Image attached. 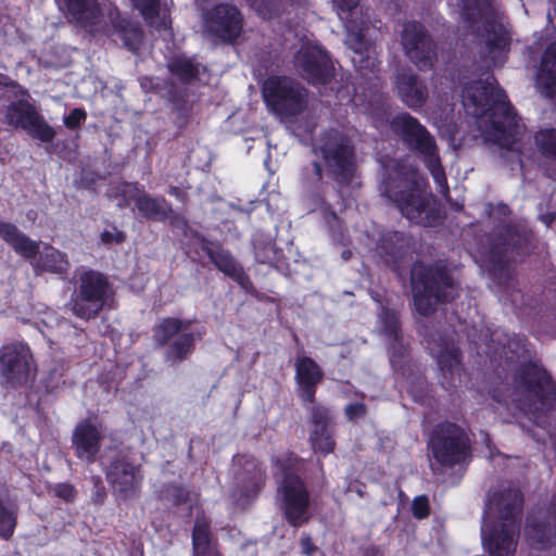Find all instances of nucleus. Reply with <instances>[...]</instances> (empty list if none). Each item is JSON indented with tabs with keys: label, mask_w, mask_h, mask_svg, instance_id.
<instances>
[{
	"label": "nucleus",
	"mask_w": 556,
	"mask_h": 556,
	"mask_svg": "<svg viewBox=\"0 0 556 556\" xmlns=\"http://www.w3.org/2000/svg\"><path fill=\"white\" fill-rule=\"evenodd\" d=\"M463 105L468 114L476 117L480 136L486 143H494L503 150V156L521 166V156H528L531 149L525 141L526 128L507 101L504 90L493 76L479 79L465 86L462 93Z\"/></svg>",
	"instance_id": "1"
},
{
	"label": "nucleus",
	"mask_w": 556,
	"mask_h": 556,
	"mask_svg": "<svg viewBox=\"0 0 556 556\" xmlns=\"http://www.w3.org/2000/svg\"><path fill=\"white\" fill-rule=\"evenodd\" d=\"M381 192L392 201L410 223L431 227L441 220V211L425 179L408 159L387 166Z\"/></svg>",
	"instance_id": "2"
},
{
	"label": "nucleus",
	"mask_w": 556,
	"mask_h": 556,
	"mask_svg": "<svg viewBox=\"0 0 556 556\" xmlns=\"http://www.w3.org/2000/svg\"><path fill=\"white\" fill-rule=\"evenodd\" d=\"M484 212L494 223V232L488 245L480 251L481 266L490 273L493 281L508 286L513 278L511 262L528 252L530 233L525 228H517L508 223L509 208L503 203H486Z\"/></svg>",
	"instance_id": "3"
},
{
	"label": "nucleus",
	"mask_w": 556,
	"mask_h": 556,
	"mask_svg": "<svg viewBox=\"0 0 556 556\" xmlns=\"http://www.w3.org/2000/svg\"><path fill=\"white\" fill-rule=\"evenodd\" d=\"M522 497L517 488L490 496L481 526V539L490 556H514L519 535Z\"/></svg>",
	"instance_id": "4"
},
{
	"label": "nucleus",
	"mask_w": 556,
	"mask_h": 556,
	"mask_svg": "<svg viewBox=\"0 0 556 556\" xmlns=\"http://www.w3.org/2000/svg\"><path fill=\"white\" fill-rule=\"evenodd\" d=\"M494 399L539 421L552 408L556 391L547 371L540 364L531 362L520 366L513 376L510 387L496 392Z\"/></svg>",
	"instance_id": "5"
},
{
	"label": "nucleus",
	"mask_w": 556,
	"mask_h": 556,
	"mask_svg": "<svg viewBox=\"0 0 556 556\" xmlns=\"http://www.w3.org/2000/svg\"><path fill=\"white\" fill-rule=\"evenodd\" d=\"M460 14L467 28L484 45L494 65L502 64L509 46V35L500 13L489 0H460Z\"/></svg>",
	"instance_id": "6"
},
{
	"label": "nucleus",
	"mask_w": 556,
	"mask_h": 556,
	"mask_svg": "<svg viewBox=\"0 0 556 556\" xmlns=\"http://www.w3.org/2000/svg\"><path fill=\"white\" fill-rule=\"evenodd\" d=\"M412 292L415 311L428 317L437 311L439 303L456 296L457 286L445 268L416 263L412 269Z\"/></svg>",
	"instance_id": "7"
},
{
	"label": "nucleus",
	"mask_w": 556,
	"mask_h": 556,
	"mask_svg": "<svg viewBox=\"0 0 556 556\" xmlns=\"http://www.w3.org/2000/svg\"><path fill=\"white\" fill-rule=\"evenodd\" d=\"M113 287L109 277L98 270L87 269L79 274L77 285L71 294L68 309L84 320L96 319L113 301Z\"/></svg>",
	"instance_id": "8"
},
{
	"label": "nucleus",
	"mask_w": 556,
	"mask_h": 556,
	"mask_svg": "<svg viewBox=\"0 0 556 556\" xmlns=\"http://www.w3.org/2000/svg\"><path fill=\"white\" fill-rule=\"evenodd\" d=\"M266 467L249 454L233 457L232 479L227 493L229 507L235 511L248 510L266 485Z\"/></svg>",
	"instance_id": "9"
},
{
	"label": "nucleus",
	"mask_w": 556,
	"mask_h": 556,
	"mask_svg": "<svg viewBox=\"0 0 556 556\" xmlns=\"http://www.w3.org/2000/svg\"><path fill=\"white\" fill-rule=\"evenodd\" d=\"M0 237L22 257L36 258L34 270L37 275L41 273L67 275L71 265L65 253L50 244H46L40 251L39 242L30 239L13 223L0 220Z\"/></svg>",
	"instance_id": "10"
},
{
	"label": "nucleus",
	"mask_w": 556,
	"mask_h": 556,
	"mask_svg": "<svg viewBox=\"0 0 556 556\" xmlns=\"http://www.w3.org/2000/svg\"><path fill=\"white\" fill-rule=\"evenodd\" d=\"M393 132L399 135L405 142L414 147L422 156L439 192L447 198L448 186L444 169L441 165L434 138L408 113H401L393 117L390 123Z\"/></svg>",
	"instance_id": "11"
},
{
	"label": "nucleus",
	"mask_w": 556,
	"mask_h": 556,
	"mask_svg": "<svg viewBox=\"0 0 556 556\" xmlns=\"http://www.w3.org/2000/svg\"><path fill=\"white\" fill-rule=\"evenodd\" d=\"M303 463L289 456L280 463V493H282L283 514L293 527H300L309 518V493L300 477Z\"/></svg>",
	"instance_id": "12"
},
{
	"label": "nucleus",
	"mask_w": 556,
	"mask_h": 556,
	"mask_svg": "<svg viewBox=\"0 0 556 556\" xmlns=\"http://www.w3.org/2000/svg\"><path fill=\"white\" fill-rule=\"evenodd\" d=\"M105 479L113 493L123 501L140 496L143 475L141 465L136 463L126 448H113L102 463Z\"/></svg>",
	"instance_id": "13"
},
{
	"label": "nucleus",
	"mask_w": 556,
	"mask_h": 556,
	"mask_svg": "<svg viewBox=\"0 0 556 556\" xmlns=\"http://www.w3.org/2000/svg\"><path fill=\"white\" fill-rule=\"evenodd\" d=\"M119 194L122 197L118 202L119 208H126L130 203H134L138 214L149 222L170 220L172 225L185 222L184 217L174 211L172 203L165 197L151 195L138 181L122 182Z\"/></svg>",
	"instance_id": "14"
},
{
	"label": "nucleus",
	"mask_w": 556,
	"mask_h": 556,
	"mask_svg": "<svg viewBox=\"0 0 556 556\" xmlns=\"http://www.w3.org/2000/svg\"><path fill=\"white\" fill-rule=\"evenodd\" d=\"M429 447L435 460V464H431L433 471L438 469L437 466L452 467L462 464L470 455L469 440L466 432L451 422L439 425L433 430Z\"/></svg>",
	"instance_id": "15"
},
{
	"label": "nucleus",
	"mask_w": 556,
	"mask_h": 556,
	"mask_svg": "<svg viewBox=\"0 0 556 556\" xmlns=\"http://www.w3.org/2000/svg\"><path fill=\"white\" fill-rule=\"evenodd\" d=\"M244 18L231 3H217L203 14L205 36L214 43L235 45L241 37Z\"/></svg>",
	"instance_id": "16"
},
{
	"label": "nucleus",
	"mask_w": 556,
	"mask_h": 556,
	"mask_svg": "<svg viewBox=\"0 0 556 556\" xmlns=\"http://www.w3.org/2000/svg\"><path fill=\"white\" fill-rule=\"evenodd\" d=\"M338 181H348L354 173V150L350 139L339 130H328L316 149Z\"/></svg>",
	"instance_id": "17"
},
{
	"label": "nucleus",
	"mask_w": 556,
	"mask_h": 556,
	"mask_svg": "<svg viewBox=\"0 0 556 556\" xmlns=\"http://www.w3.org/2000/svg\"><path fill=\"white\" fill-rule=\"evenodd\" d=\"M33 354L25 343L13 342L0 348V378L10 388L25 386L31 371Z\"/></svg>",
	"instance_id": "18"
},
{
	"label": "nucleus",
	"mask_w": 556,
	"mask_h": 556,
	"mask_svg": "<svg viewBox=\"0 0 556 556\" xmlns=\"http://www.w3.org/2000/svg\"><path fill=\"white\" fill-rule=\"evenodd\" d=\"M4 117L10 126L27 131L29 136L41 142H51L55 137L54 128L28 100L20 99L11 102L5 109Z\"/></svg>",
	"instance_id": "19"
},
{
	"label": "nucleus",
	"mask_w": 556,
	"mask_h": 556,
	"mask_svg": "<svg viewBox=\"0 0 556 556\" xmlns=\"http://www.w3.org/2000/svg\"><path fill=\"white\" fill-rule=\"evenodd\" d=\"M426 343L429 353L437 359L443 378V387H456V382L460 381L462 365L459 351L455 346L454 338L437 333L427 337Z\"/></svg>",
	"instance_id": "20"
},
{
	"label": "nucleus",
	"mask_w": 556,
	"mask_h": 556,
	"mask_svg": "<svg viewBox=\"0 0 556 556\" xmlns=\"http://www.w3.org/2000/svg\"><path fill=\"white\" fill-rule=\"evenodd\" d=\"M296 71L313 84L326 85L331 77V65L327 53L317 42L307 40L293 58Z\"/></svg>",
	"instance_id": "21"
},
{
	"label": "nucleus",
	"mask_w": 556,
	"mask_h": 556,
	"mask_svg": "<svg viewBox=\"0 0 556 556\" xmlns=\"http://www.w3.org/2000/svg\"><path fill=\"white\" fill-rule=\"evenodd\" d=\"M402 46L408 59L422 71L432 67L435 60L434 46L425 27L417 22H407L402 31Z\"/></svg>",
	"instance_id": "22"
},
{
	"label": "nucleus",
	"mask_w": 556,
	"mask_h": 556,
	"mask_svg": "<svg viewBox=\"0 0 556 556\" xmlns=\"http://www.w3.org/2000/svg\"><path fill=\"white\" fill-rule=\"evenodd\" d=\"M198 239L201 250L219 271L231 278L244 291L249 292L253 289L249 275L229 250L225 249L218 240H210L202 235Z\"/></svg>",
	"instance_id": "23"
},
{
	"label": "nucleus",
	"mask_w": 556,
	"mask_h": 556,
	"mask_svg": "<svg viewBox=\"0 0 556 556\" xmlns=\"http://www.w3.org/2000/svg\"><path fill=\"white\" fill-rule=\"evenodd\" d=\"M103 434L91 418L79 420L73 429L71 446L74 455L87 465L94 464L101 451Z\"/></svg>",
	"instance_id": "24"
},
{
	"label": "nucleus",
	"mask_w": 556,
	"mask_h": 556,
	"mask_svg": "<svg viewBox=\"0 0 556 556\" xmlns=\"http://www.w3.org/2000/svg\"><path fill=\"white\" fill-rule=\"evenodd\" d=\"M338 10L341 21L344 23L346 29L345 43L355 53L353 62L362 63L363 54L368 49V43L363 34V27H358L352 16L356 13L358 0H332Z\"/></svg>",
	"instance_id": "25"
},
{
	"label": "nucleus",
	"mask_w": 556,
	"mask_h": 556,
	"mask_svg": "<svg viewBox=\"0 0 556 556\" xmlns=\"http://www.w3.org/2000/svg\"><path fill=\"white\" fill-rule=\"evenodd\" d=\"M393 87L401 101L412 110L421 109L428 100L427 85L410 71H397Z\"/></svg>",
	"instance_id": "26"
},
{
	"label": "nucleus",
	"mask_w": 556,
	"mask_h": 556,
	"mask_svg": "<svg viewBox=\"0 0 556 556\" xmlns=\"http://www.w3.org/2000/svg\"><path fill=\"white\" fill-rule=\"evenodd\" d=\"M62 9L68 23L91 31L102 20L98 0H62Z\"/></svg>",
	"instance_id": "27"
},
{
	"label": "nucleus",
	"mask_w": 556,
	"mask_h": 556,
	"mask_svg": "<svg viewBox=\"0 0 556 556\" xmlns=\"http://www.w3.org/2000/svg\"><path fill=\"white\" fill-rule=\"evenodd\" d=\"M479 340L488 348V353L498 354L506 359H513L514 356L520 357L526 352V340L519 336L509 337L503 331L490 329L481 331Z\"/></svg>",
	"instance_id": "28"
},
{
	"label": "nucleus",
	"mask_w": 556,
	"mask_h": 556,
	"mask_svg": "<svg viewBox=\"0 0 556 556\" xmlns=\"http://www.w3.org/2000/svg\"><path fill=\"white\" fill-rule=\"evenodd\" d=\"M320 367L312 358L302 356L296 361V380L299 396L302 402L312 403L315 399L316 388L323 379Z\"/></svg>",
	"instance_id": "29"
},
{
	"label": "nucleus",
	"mask_w": 556,
	"mask_h": 556,
	"mask_svg": "<svg viewBox=\"0 0 556 556\" xmlns=\"http://www.w3.org/2000/svg\"><path fill=\"white\" fill-rule=\"evenodd\" d=\"M168 73L182 85H193L207 71L195 55L175 54L166 62Z\"/></svg>",
	"instance_id": "30"
},
{
	"label": "nucleus",
	"mask_w": 556,
	"mask_h": 556,
	"mask_svg": "<svg viewBox=\"0 0 556 556\" xmlns=\"http://www.w3.org/2000/svg\"><path fill=\"white\" fill-rule=\"evenodd\" d=\"M192 556H224L219 544L213 539L210 521L197 518L191 533Z\"/></svg>",
	"instance_id": "31"
},
{
	"label": "nucleus",
	"mask_w": 556,
	"mask_h": 556,
	"mask_svg": "<svg viewBox=\"0 0 556 556\" xmlns=\"http://www.w3.org/2000/svg\"><path fill=\"white\" fill-rule=\"evenodd\" d=\"M409 240L406 236L399 231H388L379 238L376 250L379 256L393 267L397 266V262L404 256Z\"/></svg>",
	"instance_id": "32"
},
{
	"label": "nucleus",
	"mask_w": 556,
	"mask_h": 556,
	"mask_svg": "<svg viewBox=\"0 0 556 556\" xmlns=\"http://www.w3.org/2000/svg\"><path fill=\"white\" fill-rule=\"evenodd\" d=\"M536 88L547 98L556 94V41L544 51L536 74Z\"/></svg>",
	"instance_id": "33"
},
{
	"label": "nucleus",
	"mask_w": 556,
	"mask_h": 556,
	"mask_svg": "<svg viewBox=\"0 0 556 556\" xmlns=\"http://www.w3.org/2000/svg\"><path fill=\"white\" fill-rule=\"evenodd\" d=\"M378 325L380 333L389 341L391 345V358L390 362L394 366L396 357L404 353V345L400 342L401 329L397 319V315L394 311H390L386 307L381 308L378 316Z\"/></svg>",
	"instance_id": "34"
},
{
	"label": "nucleus",
	"mask_w": 556,
	"mask_h": 556,
	"mask_svg": "<svg viewBox=\"0 0 556 556\" xmlns=\"http://www.w3.org/2000/svg\"><path fill=\"white\" fill-rule=\"evenodd\" d=\"M280 115L282 113L295 115L306 103V91L298 83L280 77Z\"/></svg>",
	"instance_id": "35"
},
{
	"label": "nucleus",
	"mask_w": 556,
	"mask_h": 556,
	"mask_svg": "<svg viewBox=\"0 0 556 556\" xmlns=\"http://www.w3.org/2000/svg\"><path fill=\"white\" fill-rule=\"evenodd\" d=\"M191 324V320H182L178 317H165L153 327V341L159 348L166 346L172 339L189 329Z\"/></svg>",
	"instance_id": "36"
},
{
	"label": "nucleus",
	"mask_w": 556,
	"mask_h": 556,
	"mask_svg": "<svg viewBox=\"0 0 556 556\" xmlns=\"http://www.w3.org/2000/svg\"><path fill=\"white\" fill-rule=\"evenodd\" d=\"M195 338L192 332H182L167 344L166 358L175 363L185 361L194 350Z\"/></svg>",
	"instance_id": "37"
},
{
	"label": "nucleus",
	"mask_w": 556,
	"mask_h": 556,
	"mask_svg": "<svg viewBox=\"0 0 556 556\" xmlns=\"http://www.w3.org/2000/svg\"><path fill=\"white\" fill-rule=\"evenodd\" d=\"M526 533L532 545L536 548L543 549L547 547L548 543H551L552 538L556 536V523L553 526L549 523L540 525L532 523L528 520Z\"/></svg>",
	"instance_id": "38"
},
{
	"label": "nucleus",
	"mask_w": 556,
	"mask_h": 556,
	"mask_svg": "<svg viewBox=\"0 0 556 556\" xmlns=\"http://www.w3.org/2000/svg\"><path fill=\"white\" fill-rule=\"evenodd\" d=\"M305 409L309 413V420L313 429H329L332 422V412L330 408L316 404L314 400L312 403L303 402Z\"/></svg>",
	"instance_id": "39"
},
{
	"label": "nucleus",
	"mask_w": 556,
	"mask_h": 556,
	"mask_svg": "<svg viewBox=\"0 0 556 556\" xmlns=\"http://www.w3.org/2000/svg\"><path fill=\"white\" fill-rule=\"evenodd\" d=\"M534 142L542 155L547 159L556 160V129H540L534 135Z\"/></svg>",
	"instance_id": "40"
},
{
	"label": "nucleus",
	"mask_w": 556,
	"mask_h": 556,
	"mask_svg": "<svg viewBox=\"0 0 556 556\" xmlns=\"http://www.w3.org/2000/svg\"><path fill=\"white\" fill-rule=\"evenodd\" d=\"M66 369L64 361L54 362L50 367L47 376L41 381L42 387L48 394L54 393L65 383L64 375Z\"/></svg>",
	"instance_id": "41"
},
{
	"label": "nucleus",
	"mask_w": 556,
	"mask_h": 556,
	"mask_svg": "<svg viewBox=\"0 0 556 556\" xmlns=\"http://www.w3.org/2000/svg\"><path fill=\"white\" fill-rule=\"evenodd\" d=\"M262 97L268 111L278 116V75L273 74L263 81Z\"/></svg>",
	"instance_id": "42"
},
{
	"label": "nucleus",
	"mask_w": 556,
	"mask_h": 556,
	"mask_svg": "<svg viewBox=\"0 0 556 556\" xmlns=\"http://www.w3.org/2000/svg\"><path fill=\"white\" fill-rule=\"evenodd\" d=\"M118 36L129 51L137 52L140 49L143 39L140 27L126 23L119 26Z\"/></svg>",
	"instance_id": "43"
},
{
	"label": "nucleus",
	"mask_w": 556,
	"mask_h": 556,
	"mask_svg": "<svg viewBox=\"0 0 556 556\" xmlns=\"http://www.w3.org/2000/svg\"><path fill=\"white\" fill-rule=\"evenodd\" d=\"M17 525V513L5 506L0 497V538L10 540Z\"/></svg>",
	"instance_id": "44"
},
{
	"label": "nucleus",
	"mask_w": 556,
	"mask_h": 556,
	"mask_svg": "<svg viewBox=\"0 0 556 556\" xmlns=\"http://www.w3.org/2000/svg\"><path fill=\"white\" fill-rule=\"evenodd\" d=\"M313 448L323 454H329L334 448V441L329 429H313L309 434Z\"/></svg>",
	"instance_id": "45"
},
{
	"label": "nucleus",
	"mask_w": 556,
	"mask_h": 556,
	"mask_svg": "<svg viewBox=\"0 0 556 556\" xmlns=\"http://www.w3.org/2000/svg\"><path fill=\"white\" fill-rule=\"evenodd\" d=\"M134 8L137 9L143 20L152 25L153 21L160 16L161 0H130Z\"/></svg>",
	"instance_id": "46"
},
{
	"label": "nucleus",
	"mask_w": 556,
	"mask_h": 556,
	"mask_svg": "<svg viewBox=\"0 0 556 556\" xmlns=\"http://www.w3.org/2000/svg\"><path fill=\"white\" fill-rule=\"evenodd\" d=\"M163 496L175 506H180L189 501V492L180 484L169 483L162 490Z\"/></svg>",
	"instance_id": "47"
},
{
	"label": "nucleus",
	"mask_w": 556,
	"mask_h": 556,
	"mask_svg": "<svg viewBox=\"0 0 556 556\" xmlns=\"http://www.w3.org/2000/svg\"><path fill=\"white\" fill-rule=\"evenodd\" d=\"M126 239V232L119 230L114 224L108 225V227L100 232V241L106 247L119 245L124 243Z\"/></svg>",
	"instance_id": "48"
},
{
	"label": "nucleus",
	"mask_w": 556,
	"mask_h": 556,
	"mask_svg": "<svg viewBox=\"0 0 556 556\" xmlns=\"http://www.w3.org/2000/svg\"><path fill=\"white\" fill-rule=\"evenodd\" d=\"M90 481L92 483V488L90 491V502L94 506H101L104 504L108 496L106 488L103 483V480L100 476L94 475L91 476Z\"/></svg>",
	"instance_id": "49"
},
{
	"label": "nucleus",
	"mask_w": 556,
	"mask_h": 556,
	"mask_svg": "<svg viewBox=\"0 0 556 556\" xmlns=\"http://www.w3.org/2000/svg\"><path fill=\"white\" fill-rule=\"evenodd\" d=\"M87 119V112L83 108H75L64 116V125L70 130L78 129Z\"/></svg>",
	"instance_id": "50"
},
{
	"label": "nucleus",
	"mask_w": 556,
	"mask_h": 556,
	"mask_svg": "<svg viewBox=\"0 0 556 556\" xmlns=\"http://www.w3.org/2000/svg\"><path fill=\"white\" fill-rule=\"evenodd\" d=\"M53 493L66 503H73L77 496L75 486L67 482L56 483L53 488Z\"/></svg>",
	"instance_id": "51"
},
{
	"label": "nucleus",
	"mask_w": 556,
	"mask_h": 556,
	"mask_svg": "<svg viewBox=\"0 0 556 556\" xmlns=\"http://www.w3.org/2000/svg\"><path fill=\"white\" fill-rule=\"evenodd\" d=\"M368 114L372 119L375 127H380L387 122V108L386 102L379 100L377 108L369 109Z\"/></svg>",
	"instance_id": "52"
},
{
	"label": "nucleus",
	"mask_w": 556,
	"mask_h": 556,
	"mask_svg": "<svg viewBox=\"0 0 556 556\" xmlns=\"http://www.w3.org/2000/svg\"><path fill=\"white\" fill-rule=\"evenodd\" d=\"M413 514L416 518L422 519L429 514V505L426 496H417L412 504Z\"/></svg>",
	"instance_id": "53"
},
{
	"label": "nucleus",
	"mask_w": 556,
	"mask_h": 556,
	"mask_svg": "<svg viewBox=\"0 0 556 556\" xmlns=\"http://www.w3.org/2000/svg\"><path fill=\"white\" fill-rule=\"evenodd\" d=\"M344 412L349 420H355L366 415V406L359 402L351 403L346 405Z\"/></svg>",
	"instance_id": "54"
},
{
	"label": "nucleus",
	"mask_w": 556,
	"mask_h": 556,
	"mask_svg": "<svg viewBox=\"0 0 556 556\" xmlns=\"http://www.w3.org/2000/svg\"><path fill=\"white\" fill-rule=\"evenodd\" d=\"M251 4V7L255 8L260 14H262L264 17L268 16L271 17L275 12L271 7H265L263 8V0H248Z\"/></svg>",
	"instance_id": "55"
},
{
	"label": "nucleus",
	"mask_w": 556,
	"mask_h": 556,
	"mask_svg": "<svg viewBox=\"0 0 556 556\" xmlns=\"http://www.w3.org/2000/svg\"><path fill=\"white\" fill-rule=\"evenodd\" d=\"M266 250L271 253V255L265 253L264 256H262L261 252L260 251H256V258L261 262V263H273L276 258V253H277V250L275 248V244H269L268 248H266Z\"/></svg>",
	"instance_id": "56"
},
{
	"label": "nucleus",
	"mask_w": 556,
	"mask_h": 556,
	"mask_svg": "<svg viewBox=\"0 0 556 556\" xmlns=\"http://www.w3.org/2000/svg\"><path fill=\"white\" fill-rule=\"evenodd\" d=\"M0 86L8 89L21 88V85L13 80L10 76L0 73Z\"/></svg>",
	"instance_id": "57"
},
{
	"label": "nucleus",
	"mask_w": 556,
	"mask_h": 556,
	"mask_svg": "<svg viewBox=\"0 0 556 556\" xmlns=\"http://www.w3.org/2000/svg\"><path fill=\"white\" fill-rule=\"evenodd\" d=\"M167 192L169 195L175 197L181 203H185L188 199V194L177 186H170Z\"/></svg>",
	"instance_id": "58"
},
{
	"label": "nucleus",
	"mask_w": 556,
	"mask_h": 556,
	"mask_svg": "<svg viewBox=\"0 0 556 556\" xmlns=\"http://www.w3.org/2000/svg\"><path fill=\"white\" fill-rule=\"evenodd\" d=\"M302 553L305 555H312L315 552V545L313 544L309 536H303L301 539Z\"/></svg>",
	"instance_id": "59"
},
{
	"label": "nucleus",
	"mask_w": 556,
	"mask_h": 556,
	"mask_svg": "<svg viewBox=\"0 0 556 556\" xmlns=\"http://www.w3.org/2000/svg\"><path fill=\"white\" fill-rule=\"evenodd\" d=\"M168 100L176 105H178L180 102H184L182 96L179 94L176 90L168 92Z\"/></svg>",
	"instance_id": "60"
},
{
	"label": "nucleus",
	"mask_w": 556,
	"mask_h": 556,
	"mask_svg": "<svg viewBox=\"0 0 556 556\" xmlns=\"http://www.w3.org/2000/svg\"><path fill=\"white\" fill-rule=\"evenodd\" d=\"M170 27V18L165 14L160 18L159 24L156 25L157 30L167 29Z\"/></svg>",
	"instance_id": "61"
},
{
	"label": "nucleus",
	"mask_w": 556,
	"mask_h": 556,
	"mask_svg": "<svg viewBox=\"0 0 556 556\" xmlns=\"http://www.w3.org/2000/svg\"><path fill=\"white\" fill-rule=\"evenodd\" d=\"M302 1L303 0H280V9L282 8L283 11H286L287 10V8H286L287 4H290V7H292V8H295V7L298 8V7H300L302 4Z\"/></svg>",
	"instance_id": "62"
},
{
	"label": "nucleus",
	"mask_w": 556,
	"mask_h": 556,
	"mask_svg": "<svg viewBox=\"0 0 556 556\" xmlns=\"http://www.w3.org/2000/svg\"><path fill=\"white\" fill-rule=\"evenodd\" d=\"M555 217H556L555 213H547V214L542 215L541 219L546 226H549L554 222Z\"/></svg>",
	"instance_id": "63"
},
{
	"label": "nucleus",
	"mask_w": 556,
	"mask_h": 556,
	"mask_svg": "<svg viewBox=\"0 0 556 556\" xmlns=\"http://www.w3.org/2000/svg\"><path fill=\"white\" fill-rule=\"evenodd\" d=\"M270 163H271V155L270 153L268 152L265 160H264V166L266 167V169L268 170V173L270 175H274L275 174V170L270 167Z\"/></svg>",
	"instance_id": "64"
}]
</instances>
